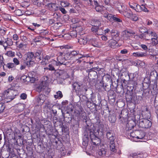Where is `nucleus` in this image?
<instances>
[{"label": "nucleus", "instance_id": "45", "mask_svg": "<svg viewBox=\"0 0 158 158\" xmlns=\"http://www.w3.org/2000/svg\"><path fill=\"white\" fill-rule=\"evenodd\" d=\"M42 3V1L40 0L39 1L33 2L34 4V5H37L39 7H40L41 6Z\"/></svg>", "mask_w": 158, "mask_h": 158}, {"label": "nucleus", "instance_id": "35", "mask_svg": "<svg viewBox=\"0 0 158 158\" xmlns=\"http://www.w3.org/2000/svg\"><path fill=\"white\" fill-rule=\"evenodd\" d=\"M112 15L111 14H108L107 13H105L104 15V17L107 18L110 21L111 20Z\"/></svg>", "mask_w": 158, "mask_h": 158}, {"label": "nucleus", "instance_id": "60", "mask_svg": "<svg viewBox=\"0 0 158 158\" xmlns=\"http://www.w3.org/2000/svg\"><path fill=\"white\" fill-rule=\"evenodd\" d=\"M78 56V58L79 59H81L82 57L86 56L82 54L81 52L80 53H79V56Z\"/></svg>", "mask_w": 158, "mask_h": 158}, {"label": "nucleus", "instance_id": "28", "mask_svg": "<svg viewBox=\"0 0 158 158\" xmlns=\"http://www.w3.org/2000/svg\"><path fill=\"white\" fill-rule=\"evenodd\" d=\"M4 43H6V44L8 46H12L13 44V42L12 40L8 38L5 41H4Z\"/></svg>", "mask_w": 158, "mask_h": 158}, {"label": "nucleus", "instance_id": "57", "mask_svg": "<svg viewBox=\"0 0 158 158\" xmlns=\"http://www.w3.org/2000/svg\"><path fill=\"white\" fill-rule=\"evenodd\" d=\"M75 115L77 117H79L80 116L81 112L78 110H76L75 111Z\"/></svg>", "mask_w": 158, "mask_h": 158}, {"label": "nucleus", "instance_id": "61", "mask_svg": "<svg viewBox=\"0 0 158 158\" xmlns=\"http://www.w3.org/2000/svg\"><path fill=\"white\" fill-rule=\"evenodd\" d=\"M140 46L144 50H147L148 49V48L147 46L144 44H141L140 45Z\"/></svg>", "mask_w": 158, "mask_h": 158}, {"label": "nucleus", "instance_id": "32", "mask_svg": "<svg viewBox=\"0 0 158 158\" xmlns=\"http://www.w3.org/2000/svg\"><path fill=\"white\" fill-rule=\"evenodd\" d=\"M6 67L9 69L13 68L15 66L14 63H9L6 65Z\"/></svg>", "mask_w": 158, "mask_h": 158}, {"label": "nucleus", "instance_id": "16", "mask_svg": "<svg viewBox=\"0 0 158 158\" xmlns=\"http://www.w3.org/2000/svg\"><path fill=\"white\" fill-rule=\"evenodd\" d=\"M45 96L42 94H41L37 98V101L38 103H43L45 100Z\"/></svg>", "mask_w": 158, "mask_h": 158}, {"label": "nucleus", "instance_id": "59", "mask_svg": "<svg viewBox=\"0 0 158 158\" xmlns=\"http://www.w3.org/2000/svg\"><path fill=\"white\" fill-rule=\"evenodd\" d=\"M127 50L125 49L122 50L120 51V53L122 54H125L127 53Z\"/></svg>", "mask_w": 158, "mask_h": 158}, {"label": "nucleus", "instance_id": "21", "mask_svg": "<svg viewBox=\"0 0 158 158\" xmlns=\"http://www.w3.org/2000/svg\"><path fill=\"white\" fill-rule=\"evenodd\" d=\"M54 97L56 99L61 98L63 97V95L61 92L60 91H58L54 95Z\"/></svg>", "mask_w": 158, "mask_h": 158}, {"label": "nucleus", "instance_id": "7", "mask_svg": "<svg viewBox=\"0 0 158 158\" xmlns=\"http://www.w3.org/2000/svg\"><path fill=\"white\" fill-rule=\"evenodd\" d=\"M46 6H48L51 10L53 11H56L59 10V6L55 3H48Z\"/></svg>", "mask_w": 158, "mask_h": 158}, {"label": "nucleus", "instance_id": "5", "mask_svg": "<svg viewBox=\"0 0 158 158\" xmlns=\"http://www.w3.org/2000/svg\"><path fill=\"white\" fill-rule=\"evenodd\" d=\"M34 57V54L31 52H28L24 54V57L26 65L28 67L32 66L34 64L35 62L33 60Z\"/></svg>", "mask_w": 158, "mask_h": 158}, {"label": "nucleus", "instance_id": "14", "mask_svg": "<svg viewBox=\"0 0 158 158\" xmlns=\"http://www.w3.org/2000/svg\"><path fill=\"white\" fill-rule=\"evenodd\" d=\"M88 40L85 37H81L78 40V42L81 44L85 45L87 44Z\"/></svg>", "mask_w": 158, "mask_h": 158}, {"label": "nucleus", "instance_id": "1", "mask_svg": "<svg viewBox=\"0 0 158 158\" xmlns=\"http://www.w3.org/2000/svg\"><path fill=\"white\" fill-rule=\"evenodd\" d=\"M104 125L99 123L98 127L94 130H89V135L94 145H97L100 144L101 140L99 137L104 134L105 128Z\"/></svg>", "mask_w": 158, "mask_h": 158}, {"label": "nucleus", "instance_id": "22", "mask_svg": "<svg viewBox=\"0 0 158 158\" xmlns=\"http://www.w3.org/2000/svg\"><path fill=\"white\" fill-rule=\"evenodd\" d=\"M48 77L47 76L43 77L42 79L41 83L42 85H48Z\"/></svg>", "mask_w": 158, "mask_h": 158}, {"label": "nucleus", "instance_id": "41", "mask_svg": "<svg viewBox=\"0 0 158 158\" xmlns=\"http://www.w3.org/2000/svg\"><path fill=\"white\" fill-rule=\"evenodd\" d=\"M53 61L52 64H49L48 65V68L49 70H55V68H54L55 66H56L55 64H53V61ZM56 66H57L56 65Z\"/></svg>", "mask_w": 158, "mask_h": 158}, {"label": "nucleus", "instance_id": "13", "mask_svg": "<svg viewBox=\"0 0 158 158\" xmlns=\"http://www.w3.org/2000/svg\"><path fill=\"white\" fill-rule=\"evenodd\" d=\"M129 158H143V153L137 154L136 153H132L129 156Z\"/></svg>", "mask_w": 158, "mask_h": 158}, {"label": "nucleus", "instance_id": "26", "mask_svg": "<svg viewBox=\"0 0 158 158\" xmlns=\"http://www.w3.org/2000/svg\"><path fill=\"white\" fill-rule=\"evenodd\" d=\"M147 34L151 36L154 37L157 36L156 33L153 31L148 30L147 31Z\"/></svg>", "mask_w": 158, "mask_h": 158}, {"label": "nucleus", "instance_id": "2", "mask_svg": "<svg viewBox=\"0 0 158 158\" xmlns=\"http://www.w3.org/2000/svg\"><path fill=\"white\" fill-rule=\"evenodd\" d=\"M71 58L69 52H59L58 54L57 61H54L53 64L57 66H60L62 64L67 65L69 62L68 60Z\"/></svg>", "mask_w": 158, "mask_h": 158}, {"label": "nucleus", "instance_id": "34", "mask_svg": "<svg viewBox=\"0 0 158 158\" xmlns=\"http://www.w3.org/2000/svg\"><path fill=\"white\" fill-rule=\"evenodd\" d=\"M72 21L74 24L79 23L80 25H81L82 24V22L79 21V19H77L73 18L72 19Z\"/></svg>", "mask_w": 158, "mask_h": 158}, {"label": "nucleus", "instance_id": "43", "mask_svg": "<svg viewBox=\"0 0 158 158\" xmlns=\"http://www.w3.org/2000/svg\"><path fill=\"white\" fill-rule=\"evenodd\" d=\"M13 61L15 65H18L19 64V61L16 58H14L13 60Z\"/></svg>", "mask_w": 158, "mask_h": 158}, {"label": "nucleus", "instance_id": "42", "mask_svg": "<svg viewBox=\"0 0 158 158\" xmlns=\"http://www.w3.org/2000/svg\"><path fill=\"white\" fill-rule=\"evenodd\" d=\"M71 38H74L77 36V32L76 31H73L70 32L69 33Z\"/></svg>", "mask_w": 158, "mask_h": 158}, {"label": "nucleus", "instance_id": "47", "mask_svg": "<svg viewBox=\"0 0 158 158\" xmlns=\"http://www.w3.org/2000/svg\"><path fill=\"white\" fill-rule=\"evenodd\" d=\"M103 33V30L101 28H99L98 27L96 34L97 35H101Z\"/></svg>", "mask_w": 158, "mask_h": 158}, {"label": "nucleus", "instance_id": "39", "mask_svg": "<svg viewBox=\"0 0 158 158\" xmlns=\"http://www.w3.org/2000/svg\"><path fill=\"white\" fill-rule=\"evenodd\" d=\"M132 16L131 19L133 21H136L138 20V17L135 14H132Z\"/></svg>", "mask_w": 158, "mask_h": 158}, {"label": "nucleus", "instance_id": "64", "mask_svg": "<svg viewBox=\"0 0 158 158\" xmlns=\"http://www.w3.org/2000/svg\"><path fill=\"white\" fill-rule=\"evenodd\" d=\"M25 45L23 44L20 43L17 46V47L19 48H23V46Z\"/></svg>", "mask_w": 158, "mask_h": 158}, {"label": "nucleus", "instance_id": "9", "mask_svg": "<svg viewBox=\"0 0 158 158\" xmlns=\"http://www.w3.org/2000/svg\"><path fill=\"white\" fill-rule=\"evenodd\" d=\"M112 39L118 40H119V34L117 31L114 30H112L110 31Z\"/></svg>", "mask_w": 158, "mask_h": 158}, {"label": "nucleus", "instance_id": "44", "mask_svg": "<svg viewBox=\"0 0 158 158\" xmlns=\"http://www.w3.org/2000/svg\"><path fill=\"white\" fill-rule=\"evenodd\" d=\"M5 108V106L2 103H0V113L2 112Z\"/></svg>", "mask_w": 158, "mask_h": 158}, {"label": "nucleus", "instance_id": "52", "mask_svg": "<svg viewBox=\"0 0 158 158\" xmlns=\"http://www.w3.org/2000/svg\"><path fill=\"white\" fill-rule=\"evenodd\" d=\"M141 6H140L139 5H137L135 8L134 9V10L137 12H139L140 11Z\"/></svg>", "mask_w": 158, "mask_h": 158}, {"label": "nucleus", "instance_id": "55", "mask_svg": "<svg viewBox=\"0 0 158 158\" xmlns=\"http://www.w3.org/2000/svg\"><path fill=\"white\" fill-rule=\"evenodd\" d=\"M29 78V77H27L26 76H23L21 77V79H22L25 81H27L28 80V79Z\"/></svg>", "mask_w": 158, "mask_h": 158}, {"label": "nucleus", "instance_id": "29", "mask_svg": "<svg viewBox=\"0 0 158 158\" xmlns=\"http://www.w3.org/2000/svg\"><path fill=\"white\" fill-rule=\"evenodd\" d=\"M4 60L3 56L1 55H0V68L2 67L3 69H4V65H5V64H4Z\"/></svg>", "mask_w": 158, "mask_h": 158}, {"label": "nucleus", "instance_id": "53", "mask_svg": "<svg viewBox=\"0 0 158 158\" xmlns=\"http://www.w3.org/2000/svg\"><path fill=\"white\" fill-rule=\"evenodd\" d=\"M59 10H60L63 14H65L67 12L64 8L60 6H59Z\"/></svg>", "mask_w": 158, "mask_h": 158}, {"label": "nucleus", "instance_id": "56", "mask_svg": "<svg viewBox=\"0 0 158 158\" xmlns=\"http://www.w3.org/2000/svg\"><path fill=\"white\" fill-rule=\"evenodd\" d=\"M146 23L147 25L150 26L152 24V22L149 19H147L146 21Z\"/></svg>", "mask_w": 158, "mask_h": 158}, {"label": "nucleus", "instance_id": "33", "mask_svg": "<svg viewBox=\"0 0 158 158\" xmlns=\"http://www.w3.org/2000/svg\"><path fill=\"white\" fill-rule=\"evenodd\" d=\"M139 132L140 133L139 135V136H137L136 138L138 139H142L144 137L145 135V133L143 132L142 131H139Z\"/></svg>", "mask_w": 158, "mask_h": 158}, {"label": "nucleus", "instance_id": "49", "mask_svg": "<svg viewBox=\"0 0 158 158\" xmlns=\"http://www.w3.org/2000/svg\"><path fill=\"white\" fill-rule=\"evenodd\" d=\"M88 71L89 76H91L92 74H94V75H95L96 73V72L92 70V69H89V70Z\"/></svg>", "mask_w": 158, "mask_h": 158}, {"label": "nucleus", "instance_id": "63", "mask_svg": "<svg viewBox=\"0 0 158 158\" xmlns=\"http://www.w3.org/2000/svg\"><path fill=\"white\" fill-rule=\"evenodd\" d=\"M101 38L102 40L104 41H106L108 39L107 36L105 35H102V36Z\"/></svg>", "mask_w": 158, "mask_h": 158}, {"label": "nucleus", "instance_id": "12", "mask_svg": "<svg viewBox=\"0 0 158 158\" xmlns=\"http://www.w3.org/2000/svg\"><path fill=\"white\" fill-rule=\"evenodd\" d=\"M94 3L95 6V10L98 12H101L102 11L103 6L98 5V2L95 0H94Z\"/></svg>", "mask_w": 158, "mask_h": 158}, {"label": "nucleus", "instance_id": "40", "mask_svg": "<svg viewBox=\"0 0 158 158\" xmlns=\"http://www.w3.org/2000/svg\"><path fill=\"white\" fill-rule=\"evenodd\" d=\"M44 86V85H42V83H41V84L40 85L37 87L36 90L38 92H40L44 88L43 87Z\"/></svg>", "mask_w": 158, "mask_h": 158}, {"label": "nucleus", "instance_id": "58", "mask_svg": "<svg viewBox=\"0 0 158 158\" xmlns=\"http://www.w3.org/2000/svg\"><path fill=\"white\" fill-rule=\"evenodd\" d=\"M146 5V4L145 5L142 4L141 6L143 7L144 9H142V10L144 12H148L149 11L145 7V5Z\"/></svg>", "mask_w": 158, "mask_h": 158}, {"label": "nucleus", "instance_id": "19", "mask_svg": "<svg viewBox=\"0 0 158 158\" xmlns=\"http://www.w3.org/2000/svg\"><path fill=\"white\" fill-rule=\"evenodd\" d=\"M135 33L134 32H129L128 31H124L123 33V36L124 38L125 39H127L128 37L130 36V34H132V35L135 34Z\"/></svg>", "mask_w": 158, "mask_h": 158}, {"label": "nucleus", "instance_id": "15", "mask_svg": "<svg viewBox=\"0 0 158 158\" xmlns=\"http://www.w3.org/2000/svg\"><path fill=\"white\" fill-rule=\"evenodd\" d=\"M90 44L94 47H100V45L97 40L94 39H91L90 40Z\"/></svg>", "mask_w": 158, "mask_h": 158}, {"label": "nucleus", "instance_id": "8", "mask_svg": "<svg viewBox=\"0 0 158 158\" xmlns=\"http://www.w3.org/2000/svg\"><path fill=\"white\" fill-rule=\"evenodd\" d=\"M121 14L125 17L130 18L132 15V12L129 9L126 8Z\"/></svg>", "mask_w": 158, "mask_h": 158}, {"label": "nucleus", "instance_id": "11", "mask_svg": "<svg viewBox=\"0 0 158 158\" xmlns=\"http://www.w3.org/2000/svg\"><path fill=\"white\" fill-rule=\"evenodd\" d=\"M116 8L121 14L126 8L125 6H123L122 4L119 3H117Z\"/></svg>", "mask_w": 158, "mask_h": 158}, {"label": "nucleus", "instance_id": "62", "mask_svg": "<svg viewBox=\"0 0 158 158\" xmlns=\"http://www.w3.org/2000/svg\"><path fill=\"white\" fill-rule=\"evenodd\" d=\"M111 135H114L113 134H111L110 132H107L106 134V136L107 138H110V137H111Z\"/></svg>", "mask_w": 158, "mask_h": 158}, {"label": "nucleus", "instance_id": "18", "mask_svg": "<svg viewBox=\"0 0 158 158\" xmlns=\"http://www.w3.org/2000/svg\"><path fill=\"white\" fill-rule=\"evenodd\" d=\"M59 74L61 76V78L63 79H65L68 77L67 73L64 70L60 71Z\"/></svg>", "mask_w": 158, "mask_h": 158}, {"label": "nucleus", "instance_id": "50", "mask_svg": "<svg viewBox=\"0 0 158 158\" xmlns=\"http://www.w3.org/2000/svg\"><path fill=\"white\" fill-rule=\"evenodd\" d=\"M63 36L64 38L67 40H69L71 38V36H70L69 34H65Z\"/></svg>", "mask_w": 158, "mask_h": 158}, {"label": "nucleus", "instance_id": "31", "mask_svg": "<svg viewBox=\"0 0 158 158\" xmlns=\"http://www.w3.org/2000/svg\"><path fill=\"white\" fill-rule=\"evenodd\" d=\"M14 12L16 15L19 16H21L23 15V13H24V11L22 12V11L19 9H18L17 10H15L14 11Z\"/></svg>", "mask_w": 158, "mask_h": 158}, {"label": "nucleus", "instance_id": "4", "mask_svg": "<svg viewBox=\"0 0 158 158\" xmlns=\"http://www.w3.org/2000/svg\"><path fill=\"white\" fill-rule=\"evenodd\" d=\"M73 88L78 95H80L81 92L84 90L86 92L87 90V87L85 85H83L81 83L75 82L72 85Z\"/></svg>", "mask_w": 158, "mask_h": 158}, {"label": "nucleus", "instance_id": "10", "mask_svg": "<svg viewBox=\"0 0 158 158\" xmlns=\"http://www.w3.org/2000/svg\"><path fill=\"white\" fill-rule=\"evenodd\" d=\"M109 46L113 48H115L118 46L117 41L115 40L111 39L109 41Z\"/></svg>", "mask_w": 158, "mask_h": 158}, {"label": "nucleus", "instance_id": "54", "mask_svg": "<svg viewBox=\"0 0 158 158\" xmlns=\"http://www.w3.org/2000/svg\"><path fill=\"white\" fill-rule=\"evenodd\" d=\"M20 97L22 99L24 100L26 98L27 95L25 93H23L21 94Z\"/></svg>", "mask_w": 158, "mask_h": 158}, {"label": "nucleus", "instance_id": "51", "mask_svg": "<svg viewBox=\"0 0 158 158\" xmlns=\"http://www.w3.org/2000/svg\"><path fill=\"white\" fill-rule=\"evenodd\" d=\"M110 140V143H114V141L115 139V137L114 136V135H111L110 137V138H108Z\"/></svg>", "mask_w": 158, "mask_h": 158}, {"label": "nucleus", "instance_id": "36", "mask_svg": "<svg viewBox=\"0 0 158 158\" xmlns=\"http://www.w3.org/2000/svg\"><path fill=\"white\" fill-rule=\"evenodd\" d=\"M60 4L62 7L67 6L69 5V2L65 1H61Z\"/></svg>", "mask_w": 158, "mask_h": 158}, {"label": "nucleus", "instance_id": "25", "mask_svg": "<svg viewBox=\"0 0 158 158\" xmlns=\"http://www.w3.org/2000/svg\"><path fill=\"white\" fill-rule=\"evenodd\" d=\"M114 21L115 22H116L119 23H121L122 20L121 19L119 18H118L115 16V15H113L111 18V20L110 21Z\"/></svg>", "mask_w": 158, "mask_h": 158}, {"label": "nucleus", "instance_id": "23", "mask_svg": "<svg viewBox=\"0 0 158 158\" xmlns=\"http://www.w3.org/2000/svg\"><path fill=\"white\" fill-rule=\"evenodd\" d=\"M151 43L153 45H156L158 44V37L157 36L155 37L151 38Z\"/></svg>", "mask_w": 158, "mask_h": 158}, {"label": "nucleus", "instance_id": "38", "mask_svg": "<svg viewBox=\"0 0 158 158\" xmlns=\"http://www.w3.org/2000/svg\"><path fill=\"white\" fill-rule=\"evenodd\" d=\"M6 55L10 57L14 56H15V53L11 51H9L7 52Z\"/></svg>", "mask_w": 158, "mask_h": 158}, {"label": "nucleus", "instance_id": "24", "mask_svg": "<svg viewBox=\"0 0 158 158\" xmlns=\"http://www.w3.org/2000/svg\"><path fill=\"white\" fill-rule=\"evenodd\" d=\"M106 153V151L104 148L100 149L98 152V154L99 156H103Z\"/></svg>", "mask_w": 158, "mask_h": 158}, {"label": "nucleus", "instance_id": "6", "mask_svg": "<svg viewBox=\"0 0 158 158\" xmlns=\"http://www.w3.org/2000/svg\"><path fill=\"white\" fill-rule=\"evenodd\" d=\"M148 118H144L140 120L139 123V127L144 128H148L151 127L152 123Z\"/></svg>", "mask_w": 158, "mask_h": 158}, {"label": "nucleus", "instance_id": "30", "mask_svg": "<svg viewBox=\"0 0 158 158\" xmlns=\"http://www.w3.org/2000/svg\"><path fill=\"white\" fill-rule=\"evenodd\" d=\"M110 150L111 151L116 152V147L114 143H110Z\"/></svg>", "mask_w": 158, "mask_h": 158}, {"label": "nucleus", "instance_id": "37", "mask_svg": "<svg viewBox=\"0 0 158 158\" xmlns=\"http://www.w3.org/2000/svg\"><path fill=\"white\" fill-rule=\"evenodd\" d=\"M92 21L94 23V27H98L99 26H100L101 23L98 20H94Z\"/></svg>", "mask_w": 158, "mask_h": 158}, {"label": "nucleus", "instance_id": "27", "mask_svg": "<svg viewBox=\"0 0 158 158\" xmlns=\"http://www.w3.org/2000/svg\"><path fill=\"white\" fill-rule=\"evenodd\" d=\"M69 54L70 56H71V58L72 57L79 56V51H73L69 53Z\"/></svg>", "mask_w": 158, "mask_h": 158}, {"label": "nucleus", "instance_id": "20", "mask_svg": "<svg viewBox=\"0 0 158 158\" xmlns=\"http://www.w3.org/2000/svg\"><path fill=\"white\" fill-rule=\"evenodd\" d=\"M133 54L134 56L137 57H142L146 56V53L142 52H134Z\"/></svg>", "mask_w": 158, "mask_h": 158}, {"label": "nucleus", "instance_id": "17", "mask_svg": "<svg viewBox=\"0 0 158 158\" xmlns=\"http://www.w3.org/2000/svg\"><path fill=\"white\" fill-rule=\"evenodd\" d=\"M51 57L48 56H45L43 59L42 61L41 62V64L42 65H46L49 63V60L50 59Z\"/></svg>", "mask_w": 158, "mask_h": 158}, {"label": "nucleus", "instance_id": "46", "mask_svg": "<svg viewBox=\"0 0 158 158\" xmlns=\"http://www.w3.org/2000/svg\"><path fill=\"white\" fill-rule=\"evenodd\" d=\"M98 27H92L91 28L92 31L94 33H95V34H96V33L97 31V30H98Z\"/></svg>", "mask_w": 158, "mask_h": 158}, {"label": "nucleus", "instance_id": "3", "mask_svg": "<svg viewBox=\"0 0 158 158\" xmlns=\"http://www.w3.org/2000/svg\"><path fill=\"white\" fill-rule=\"evenodd\" d=\"M18 91L13 88H10L5 90L3 92L5 96V103H8L13 100L18 94Z\"/></svg>", "mask_w": 158, "mask_h": 158}, {"label": "nucleus", "instance_id": "48", "mask_svg": "<svg viewBox=\"0 0 158 158\" xmlns=\"http://www.w3.org/2000/svg\"><path fill=\"white\" fill-rule=\"evenodd\" d=\"M145 28L143 27H140L139 28V30L142 33H147V31L144 29Z\"/></svg>", "mask_w": 158, "mask_h": 158}]
</instances>
